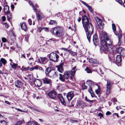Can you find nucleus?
Here are the masks:
<instances>
[{"mask_svg":"<svg viewBox=\"0 0 125 125\" xmlns=\"http://www.w3.org/2000/svg\"><path fill=\"white\" fill-rule=\"evenodd\" d=\"M82 24L86 34L87 38L89 43L90 41L91 36L93 32V27L90 22L88 19L85 15L82 17Z\"/></svg>","mask_w":125,"mask_h":125,"instance_id":"nucleus-1","label":"nucleus"},{"mask_svg":"<svg viewBox=\"0 0 125 125\" xmlns=\"http://www.w3.org/2000/svg\"><path fill=\"white\" fill-rule=\"evenodd\" d=\"M101 41V52H107L108 51L107 47H109L111 45L113 42L112 40L109 38L107 33L104 32L102 34Z\"/></svg>","mask_w":125,"mask_h":125,"instance_id":"nucleus-2","label":"nucleus"},{"mask_svg":"<svg viewBox=\"0 0 125 125\" xmlns=\"http://www.w3.org/2000/svg\"><path fill=\"white\" fill-rule=\"evenodd\" d=\"M76 70V67L75 66L72 68L71 71L65 72L63 75H62L61 74H59L60 75L59 77L60 79L62 81L64 82L65 79H68L70 75L71 76H70V78L72 79V76H73L75 74Z\"/></svg>","mask_w":125,"mask_h":125,"instance_id":"nucleus-3","label":"nucleus"},{"mask_svg":"<svg viewBox=\"0 0 125 125\" xmlns=\"http://www.w3.org/2000/svg\"><path fill=\"white\" fill-rule=\"evenodd\" d=\"M52 32L54 35L59 37H62L64 33L63 28L59 27L54 28Z\"/></svg>","mask_w":125,"mask_h":125,"instance_id":"nucleus-4","label":"nucleus"},{"mask_svg":"<svg viewBox=\"0 0 125 125\" xmlns=\"http://www.w3.org/2000/svg\"><path fill=\"white\" fill-rule=\"evenodd\" d=\"M113 84V82L109 80H107V83L106 85V94L108 95L110 93L112 88V85Z\"/></svg>","mask_w":125,"mask_h":125,"instance_id":"nucleus-5","label":"nucleus"},{"mask_svg":"<svg viewBox=\"0 0 125 125\" xmlns=\"http://www.w3.org/2000/svg\"><path fill=\"white\" fill-rule=\"evenodd\" d=\"M59 56L56 53L52 52L50 54L49 58L50 60L54 62H57Z\"/></svg>","mask_w":125,"mask_h":125,"instance_id":"nucleus-6","label":"nucleus"},{"mask_svg":"<svg viewBox=\"0 0 125 125\" xmlns=\"http://www.w3.org/2000/svg\"><path fill=\"white\" fill-rule=\"evenodd\" d=\"M57 95V93L54 90H52L48 93V95L51 98L54 99Z\"/></svg>","mask_w":125,"mask_h":125,"instance_id":"nucleus-7","label":"nucleus"},{"mask_svg":"<svg viewBox=\"0 0 125 125\" xmlns=\"http://www.w3.org/2000/svg\"><path fill=\"white\" fill-rule=\"evenodd\" d=\"M58 73L57 72H55L53 70H52L50 72L48 76L51 78H56L58 77Z\"/></svg>","mask_w":125,"mask_h":125,"instance_id":"nucleus-8","label":"nucleus"},{"mask_svg":"<svg viewBox=\"0 0 125 125\" xmlns=\"http://www.w3.org/2000/svg\"><path fill=\"white\" fill-rule=\"evenodd\" d=\"M15 84L16 87L18 88H22L23 85V83L19 80L16 81Z\"/></svg>","mask_w":125,"mask_h":125,"instance_id":"nucleus-9","label":"nucleus"},{"mask_svg":"<svg viewBox=\"0 0 125 125\" xmlns=\"http://www.w3.org/2000/svg\"><path fill=\"white\" fill-rule=\"evenodd\" d=\"M74 96L73 93L72 91L68 93L66 95L69 101H71Z\"/></svg>","mask_w":125,"mask_h":125,"instance_id":"nucleus-10","label":"nucleus"},{"mask_svg":"<svg viewBox=\"0 0 125 125\" xmlns=\"http://www.w3.org/2000/svg\"><path fill=\"white\" fill-rule=\"evenodd\" d=\"M34 83L35 85L38 87L40 86L42 84L41 81L38 79H36L34 80Z\"/></svg>","mask_w":125,"mask_h":125,"instance_id":"nucleus-11","label":"nucleus"},{"mask_svg":"<svg viewBox=\"0 0 125 125\" xmlns=\"http://www.w3.org/2000/svg\"><path fill=\"white\" fill-rule=\"evenodd\" d=\"M64 64L62 62L59 65L57 66L58 70L61 73H62L63 72V66Z\"/></svg>","mask_w":125,"mask_h":125,"instance_id":"nucleus-12","label":"nucleus"},{"mask_svg":"<svg viewBox=\"0 0 125 125\" xmlns=\"http://www.w3.org/2000/svg\"><path fill=\"white\" fill-rule=\"evenodd\" d=\"M86 106L85 103L83 101H81L79 102L77 105V107L79 108L83 107Z\"/></svg>","mask_w":125,"mask_h":125,"instance_id":"nucleus-13","label":"nucleus"},{"mask_svg":"<svg viewBox=\"0 0 125 125\" xmlns=\"http://www.w3.org/2000/svg\"><path fill=\"white\" fill-rule=\"evenodd\" d=\"M43 83L44 84H50L51 83V80L48 78L46 77H45L42 79Z\"/></svg>","mask_w":125,"mask_h":125,"instance_id":"nucleus-14","label":"nucleus"},{"mask_svg":"<svg viewBox=\"0 0 125 125\" xmlns=\"http://www.w3.org/2000/svg\"><path fill=\"white\" fill-rule=\"evenodd\" d=\"M58 97L61 101V103L64 105H65L66 104L65 102L64 99L62 97L61 94H59L58 95Z\"/></svg>","mask_w":125,"mask_h":125,"instance_id":"nucleus-15","label":"nucleus"},{"mask_svg":"<svg viewBox=\"0 0 125 125\" xmlns=\"http://www.w3.org/2000/svg\"><path fill=\"white\" fill-rule=\"evenodd\" d=\"M93 41L94 45L96 44V43L98 42V37L96 34H95L93 35Z\"/></svg>","mask_w":125,"mask_h":125,"instance_id":"nucleus-16","label":"nucleus"},{"mask_svg":"<svg viewBox=\"0 0 125 125\" xmlns=\"http://www.w3.org/2000/svg\"><path fill=\"white\" fill-rule=\"evenodd\" d=\"M37 18L38 20H41L43 18V16L42 13L39 11L38 12H37Z\"/></svg>","mask_w":125,"mask_h":125,"instance_id":"nucleus-17","label":"nucleus"},{"mask_svg":"<svg viewBox=\"0 0 125 125\" xmlns=\"http://www.w3.org/2000/svg\"><path fill=\"white\" fill-rule=\"evenodd\" d=\"M107 49L108 50V51L107 52H101L102 53H108V52H109L110 53H111L112 54H114V51L113 50V49L110 47H107Z\"/></svg>","mask_w":125,"mask_h":125,"instance_id":"nucleus-18","label":"nucleus"},{"mask_svg":"<svg viewBox=\"0 0 125 125\" xmlns=\"http://www.w3.org/2000/svg\"><path fill=\"white\" fill-rule=\"evenodd\" d=\"M86 83L90 86V88H93L94 85V82L91 80L87 81Z\"/></svg>","mask_w":125,"mask_h":125,"instance_id":"nucleus-19","label":"nucleus"},{"mask_svg":"<svg viewBox=\"0 0 125 125\" xmlns=\"http://www.w3.org/2000/svg\"><path fill=\"white\" fill-rule=\"evenodd\" d=\"M40 59L41 61H40V62L43 64H45L48 61V60L46 57L43 58L40 57Z\"/></svg>","mask_w":125,"mask_h":125,"instance_id":"nucleus-20","label":"nucleus"},{"mask_svg":"<svg viewBox=\"0 0 125 125\" xmlns=\"http://www.w3.org/2000/svg\"><path fill=\"white\" fill-rule=\"evenodd\" d=\"M52 67H48L46 70L45 72V73L46 75L47 76H49V74H50V72H51L52 70L51 69Z\"/></svg>","mask_w":125,"mask_h":125,"instance_id":"nucleus-21","label":"nucleus"},{"mask_svg":"<svg viewBox=\"0 0 125 125\" xmlns=\"http://www.w3.org/2000/svg\"><path fill=\"white\" fill-rule=\"evenodd\" d=\"M81 2L83 4L88 8V10L90 11L91 12H92V9L91 6L88 5L85 2L83 1H81Z\"/></svg>","mask_w":125,"mask_h":125,"instance_id":"nucleus-22","label":"nucleus"},{"mask_svg":"<svg viewBox=\"0 0 125 125\" xmlns=\"http://www.w3.org/2000/svg\"><path fill=\"white\" fill-rule=\"evenodd\" d=\"M89 61L90 62L96 64L99 63V62L97 61L96 59H95L91 58L89 59Z\"/></svg>","mask_w":125,"mask_h":125,"instance_id":"nucleus-23","label":"nucleus"},{"mask_svg":"<svg viewBox=\"0 0 125 125\" xmlns=\"http://www.w3.org/2000/svg\"><path fill=\"white\" fill-rule=\"evenodd\" d=\"M21 28L25 31H26L27 30V29L25 23L24 22H23L21 24Z\"/></svg>","mask_w":125,"mask_h":125,"instance_id":"nucleus-24","label":"nucleus"},{"mask_svg":"<svg viewBox=\"0 0 125 125\" xmlns=\"http://www.w3.org/2000/svg\"><path fill=\"white\" fill-rule=\"evenodd\" d=\"M3 10L5 14L10 12L9 7L7 5H6L4 6Z\"/></svg>","mask_w":125,"mask_h":125,"instance_id":"nucleus-25","label":"nucleus"},{"mask_svg":"<svg viewBox=\"0 0 125 125\" xmlns=\"http://www.w3.org/2000/svg\"><path fill=\"white\" fill-rule=\"evenodd\" d=\"M122 58L120 55H118L117 56L116 58V62L117 63H119L121 61Z\"/></svg>","mask_w":125,"mask_h":125,"instance_id":"nucleus-26","label":"nucleus"},{"mask_svg":"<svg viewBox=\"0 0 125 125\" xmlns=\"http://www.w3.org/2000/svg\"><path fill=\"white\" fill-rule=\"evenodd\" d=\"M27 77H25V79H29L30 80H32L33 79V75L30 74H27L26 75Z\"/></svg>","mask_w":125,"mask_h":125,"instance_id":"nucleus-27","label":"nucleus"},{"mask_svg":"<svg viewBox=\"0 0 125 125\" xmlns=\"http://www.w3.org/2000/svg\"><path fill=\"white\" fill-rule=\"evenodd\" d=\"M122 37V36L121 35H120L118 36V41L119 42L118 43L117 45H116V46H117V45L119 46H120V45L122 43V41H121V38Z\"/></svg>","mask_w":125,"mask_h":125,"instance_id":"nucleus-28","label":"nucleus"},{"mask_svg":"<svg viewBox=\"0 0 125 125\" xmlns=\"http://www.w3.org/2000/svg\"><path fill=\"white\" fill-rule=\"evenodd\" d=\"M10 64L12 68L14 70L16 69V68L17 65V64L13 62H12L10 63Z\"/></svg>","mask_w":125,"mask_h":125,"instance_id":"nucleus-29","label":"nucleus"},{"mask_svg":"<svg viewBox=\"0 0 125 125\" xmlns=\"http://www.w3.org/2000/svg\"><path fill=\"white\" fill-rule=\"evenodd\" d=\"M95 19L96 20L97 24L102 22V20L98 17H96L95 18Z\"/></svg>","mask_w":125,"mask_h":125,"instance_id":"nucleus-30","label":"nucleus"},{"mask_svg":"<svg viewBox=\"0 0 125 125\" xmlns=\"http://www.w3.org/2000/svg\"><path fill=\"white\" fill-rule=\"evenodd\" d=\"M116 48L118 49V53L120 54L121 55L122 54L123 52V48L122 47H120L118 48L117 47H116Z\"/></svg>","mask_w":125,"mask_h":125,"instance_id":"nucleus-31","label":"nucleus"},{"mask_svg":"<svg viewBox=\"0 0 125 125\" xmlns=\"http://www.w3.org/2000/svg\"><path fill=\"white\" fill-rule=\"evenodd\" d=\"M70 54L73 56H76L77 54V53L76 52H74L72 51H71L69 53Z\"/></svg>","mask_w":125,"mask_h":125,"instance_id":"nucleus-32","label":"nucleus"},{"mask_svg":"<svg viewBox=\"0 0 125 125\" xmlns=\"http://www.w3.org/2000/svg\"><path fill=\"white\" fill-rule=\"evenodd\" d=\"M6 14L7 15L8 20V21L10 20L11 18V15L10 12H9V13H6Z\"/></svg>","mask_w":125,"mask_h":125,"instance_id":"nucleus-33","label":"nucleus"},{"mask_svg":"<svg viewBox=\"0 0 125 125\" xmlns=\"http://www.w3.org/2000/svg\"><path fill=\"white\" fill-rule=\"evenodd\" d=\"M36 122L30 121L28 122V125H36Z\"/></svg>","mask_w":125,"mask_h":125,"instance_id":"nucleus-34","label":"nucleus"},{"mask_svg":"<svg viewBox=\"0 0 125 125\" xmlns=\"http://www.w3.org/2000/svg\"><path fill=\"white\" fill-rule=\"evenodd\" d=\"M70 122L73 123H78L80 121V120H75L73 119H71L70 120Z\"/></svg>","mask_w":125,"mask_h":125,"instance_id":"nucleus-35","label":"nucleus"},{"mask_svg":"<svg viewBox=\"0 0 125 125\" xmlns=\"http://www.w3.org/2000/svg\"><path fill=\"white\" fill-rule=\"evenodd\" d=\"M0 125H7V123L4 120H2L0 121Z\"/></svg>","mask_w":125,"mask_h":125,"instance_id":"nucleus-36","label":"nucleus"},{"mask_svg":"<svg viewBox=\"0 0 125 125\" xmlns=\"http://www.w3.org/2000/svg\"><path fill=\"white\" fill-rule=\"evenodd\" d=\"M29 3L30 5H31L33 7V10H34L35 11H36L37 9H35V6L34 5H33L32 2L31 1H30L29 2Z\"/></svg>","mask_w":125,"mask_h":125,"instance_id":"nucleus-37","label":"nucleus"},{"mask_svg":"<svg viewBox=\"0 0 125 125\" xmlns=\"http://www.w3.org/2000/svg\"><path fill=\"white\" fill-rule=\"evenodd\" d=\"M97 24L99 29H103L104 27V25L103 24L102 22H101V23L98 24Z\"/></svg>","mask_w":125,"mask_h":125,"instance_id":"nucleus-38","label":"nucleus"},{"mask_svg":"<svg viewBox=\"0 0 125 125\" xmlns=\"http://www.w3.org/2000/svg\"><path fill=\"white\" fill-rule=\"evenodd\" d=\"M0 62L4 65L5 64L7 63L6 61L4 59L2 58L1 59Z\"/></svg>","mask_w":125,"mask_h":125,"instance_id":"nucleus-39","label":"nucleus"},{"mask_svg":"<svg viewBox=\"0 0 125 125\" xmlns=\"http://www.w3.org/2000/svg\"><path fill=\"white\" fill-rule=\"evenodd\" d=\"M24 122V120L19 121H18L16 124L14 125H21Z\"/></svg>","mask_w":125,"mask_h":125,"instance_id":"nucleus-40","label":"nucleus"},{"mask_svg":"<svg viewBox=\"0 0 125 125\" xmlns=\"http://www.w3.org/2000/svg\"><path fill=\"white\" fill-rule=\"evenodd\" d=\"M49 24L52 25H56L57 24V23L56 21H55L51 20L49 22Z\"/></svg>","mask_w":125,"mask_h":125,"instance_id":"nucleus-41","label":"nucleus"},{"mask_svg":"<svg viewBox=\"0 0 125 125\" xmlns=\"http://www.w3.org/2000/svg\"><path fill=\"white\" fill-rule=\"evenodd\" d=\"M85 70L88 73H91L92 72L91 70L88 67H87L85 68Z\"/></svg>","mask_w":125,"mask_h":125,"instance_id":"nucleus-42","label":"nucleus"},{"mask_svg":"<svg viewBox=\"0 0 125 125\" xmlns=\"http://www.w3.org/2000/svg\"><path fill=\"white\" fill-rule=\"evenodd\" d=\"M82 89L83 90L86 89L87 88V86L85 85V83H83L82 85Z\"/></svg>","mask_w":125,"mask_h":125,"instance_id":"nucleus-43","label":"nucleus"},{"mask_svg":"<svg viewBox=\"0 0 125 125\" xmlns=\"http://www.w3.org/2000/svg\"><path fill=\"white\" fill-rule=\"evenodd\" d=\"M29 66H28L27 67H22L21 69V70L23 71H27L29 70Z\"/></svg>","mask_w":125,"mask_h":125,"instance_id":"nucleus-44","label":"nucleus"},{"mask_svg":"<svg viewBox=\"0 0 125 125\" xmlns=\"http://www.w3.org/2000/svg\"><path fill=\"white\" fill-rule=\"evenodd\" d=\"M99 88L100 87L98 86V88L95 90V93L97 94H99L100 92V90Z\"/></svg>","mask_w":125,"mask_h":125,"instance_id":"nucleus-45","label":"nucleus"},{"mask_svg":"<svg viewBox=\"0 0 125 125\" xmlns=\"http://www.w3.org/2000/svg\"><path fill=\"white\" fill-rule=\"evenodd\" d=\"M90 88V89L89 90V92L91 95L92 96H93V95H94V94L93 93L92 90V88Z\"/></svg>","mask_w":125,"mask_h":125,"instance_id":"nucleus-46","label":"nucleus"},{"mask_svg":"<svg viewBox=\"0 0 125 125\" xmlns=\"http://www.w3.org/2000/svg\"><path fill=\"white\" fill-rule=\"evenodd\" d=\"M112 29L113 31H115L116 30V28L115 24L114 23H113L112 24Z\"/></svg>","mask_w":125,"mask_h":125,"instance_id":"nucleus-47","label":"nucleus"},{"mask_svg":"<svg viewBox=\"0 0 125 125\" xmlns=\"http://www.w3.org/2000/svg\"><path fill=\"white\" fill-rule=\"evenodd\" d=\"M44 28L43 27H38L37 28V31H39V33H40L42 31V30L43 29H44Z\"/></svg>","mask_w":125,"mask_h":125,"instance_id":"nucleus-48","label":"nucleus"},{"mask_svg":"<svg viewBox=\"0 0 125 125\" xmlns=\"http://www.w3.org/2000/svg\"><path fill=\"white\" fill-rule=\"evenodd\" d=\"M2 40L3 42H5L7 41V40L5 38H2Z\"/></svg>","mask_w":125,"mask_h":125,"instance_id":"nucleus-49","label":"nucleus"},{"mask_svg":"<svg viewBox=\"0 0 125 125\" xmlns=\"http://www.w3.org/2000/svg\"><path fill=\"white\" fill-rule=\"evenodd\" d=\"M28 22L29 24L30 25H31L32 24L31 20L30 19H28Z\"/></svg>","mask_w":125,"mask_h":125,"instance_id":"nucleus-50","label":"nucleus"},{"mask_svg":"<svg viewBox=\"0 0 125 125\" xmlns=\"http://www.w3.org/2000/svg\"><path fill=\"white\" fill-rule=\"evenodd\" d=\"M98 115V116L100 117V118H101V117H103V114L101 113H99Z\"/></svg>","mask_w":125,"mask_h":125,"instance_id":"nucleus-51","label":"nucleus"},{"mask_svg":"<svg viewBox=\"0 0 125 125\" xmlns=\"http://www.w3.org/2000/svg\"><path fill=\"white\" fill-rule=\"evenodd\" d=\"M49 40H52L53 41H54V42L58 41H59V40H56L55 39H54V38L50 39H49Z\"/></svg>","mask_w":125,"mask_h":125,"instance_id":"nucleus-52","label":"nucleus"},{"mask_svg":"<svg viewBox=\"0 0 125 125\" xmlns=\"http://www.w3.org/2000/svg\"><path fill=\"white\" fill-rule=\"evenodd\" d=\"M116 0L120 4H122V0Z\"/></svg>","mask_w":125,"mask_h":125,"instance_id":"nucleus-53","label":"nucleus"},{"mask_svg":"<svg viewBox=\"0 0 125 125\" xmlns=\"http://www.w3.org/2000/svg\"><path fill=\"white\" fill-rule=\"evenodd\" d=\"M4 25H5V27L7 28L9 27V26L8 24L7 23H4Z\"/></svg>","mask_w":125,"mask_h":125,"instance_id":"nucleus-54","label":"nucleus"},{"mask_svg":"<svg viewBox=\"0 0 125 125\" xmlns=\"http://www.w3.org/2000/svg\"><path fill=\"white\" fill-rule=\"evenodd\" d=\"M62 15V14L60 12H59L58 13H57V16L58 17L61 16Z\"/></svg>","mask_w":125,"mask_h":125,"instance_id":"nucleus-55","label":"nucleus"},{"mask_svg":"<svg viewBox=\"0 0 125 125\" xmlns=\"http://www.w3.org/2000/svg\"><path fill=\"white\" fill-rule=\"evenodd\" d=\"M39 68V66L38 65H36L33 67L34 69H37Z\"/></svg>","mask_w":125,"mask_h":125,"instance_id":"nucleus-56","label":"nucleus"},{"mask_svg":"<svg viewBox=\"0 0 125 125\" xmlns=\"http://www.w3.org/2000/svg\"><path fill=\"white\" fill-rule=\"evenodd\" d=\"M15 109L16 110H17L19 111H20V112H24L23 111L21 110L19 108H16Z\"/></svg>","mask_w":125,"mask_h":125,"instance_id":"nucleus-57","label":"nucleus"},{"mask_svg":"<svg viewBox=\"0 0 125 125\" xmlns=\"http://www.w3.org/2000/svg\"><path fill=\"white\" fill-rule=\"evenodd\" d=\"M111 113L109 111H108L106 113V115H110L111 114Z\"/></svg>","mask_w":125,"mask_h":125,"instance_id":"nucleus-58","label":"nucleus"},{"mask_svg":"<svg viewBox=\"0 0 125 125\" xmlns=\"http://www.w3.org/2000/svg\"><path fill=\"white\" fill-rule=\"evenodd\" d=\"M11 9L13 10L14 8V6L13 4H12L11 6Z\"/></svg>","mask_w":125,"mask_h":125,"instance_id":"nucleus-59","label":"nucleus"},{"mask_svg":"<svg viewBox=\"0 0 125 125\" xmlns=\"http://www.w3.org/2000/svg\"><path fill=\"white\" fill-rule=\"evenodd\" d=\"M2 20L3 21H4L5 20L6 18L4 16H2Z\"/></svg>","mask_w":125,"mask_h":125,"instance_id":"nucleus-60","label":"nucleus"},{"mask_svg":"<svg viewBox=\"0 0 125 125\" xmlns=\"http://www.w3.org/2000/svg\"><path fill=\"white\" fill-rule=\"evenodd\" d=\"M114 115H115L116 116H117V118H118L119 117V116L118 115V114L117 113H115L114 114Z\"/></svg>","mask_w":125,"mask_h":125,"instance_id":"nucleus-61","label":"nucleus"},{"mask_svg":"<svg viewBox=\"0 0 125 125\" xmlns=\"http://www.w3.org/2000/svg\"><path fill=\"white\" fill-rule=\"evenodd\" d=\"M39 69L40 70H41L42 71H44L43 69L41 67H40L39 68Z\"/></svg>","mask_w":125,"mask_h":125,"instance_id":"nucleus-62","label":"nucleus"},{"mask_svg":"<svg viewBox=\"0 0 125 125\" xmlns=\"http://www.w3.org/2000/svg\"><path fill=\"white\" fill-rule=\"evenodd\" d=\"M44 30L46 31H48V28H44Z\"/></svg>","mask_w":125,"mask_h":125,"instance_id":"nucleus-63","label":"nucleus"},{"mask_svg":"<svg viewBox=\"0 0 125 125\" xmlns=\"http://www.w3.org/2000/svg\"><path fill=\"white\" fill-rule=\"evenodd\" d=\"M81 18L79 17V18L77 19V21L78 22H80L81 20Z\"/></svg>","mask_w":125,"mask_h":125,"instance_id":"nucleus-64","label":"nucleus"}]
</instances>
